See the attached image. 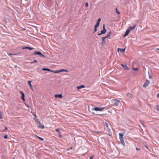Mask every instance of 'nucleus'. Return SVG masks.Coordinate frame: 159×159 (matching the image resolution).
<instances>
[{
  "instance_id": "nucleus-1",
  "label": "nucleus",
  "mask_w": 159,
  "mask_h": 159,
  "mask_svg": "<svg viewBox=\"0 0 159 159\" xmlns=\"http://www.w3.org/2000/svg\"><path fill=\"white\" fill-rule=\"evenodd\" d=\"M104 109V107H102L101 108L95 107L93 108L92 109V110H95L96 111H102Z\"/></svg>"
},
{
  "instance_id": "nucleus-2",
  "label": "nucleus",
  "mask_w": 159,
  "mask_h": 159,
  "mask_svg": "<svg viewBox=\"0 0 159 159\" xmlns=\"http://www.w3.org/2000/svg\"><path fill=\"white\" fill-rule=\"evenodd\" d=\"M112 100L115 102L114 104V105L118 106L120 103V101L117 100L116 99H113Z\"/></svg>"
},
{
  "instance_id": "nucleus-3",
  "label": "nucleus",
  "mask_w": 159,
  "mask_h": 159,
  "mask_svg": "<svg viewBox=\"0 0 159 159\" xmlns=\"http://www.w3.org/2000/svg\"><path fill=\"white\" fill-rule=\"evenodd\" d=\"M33 54L38 55L39 56H40L42 57H45V56L44 55L42 54L40 52L36 51L33 53Z\"/></svg>"
},
{
  "instance_id": "nucleus-4",
  "label": "nucleus",
  "mask_w": 159,
  "mask_h": 159,
  "mask_svg": "<svg viewBox=\"0 0 159 159\" xmlns=\"http://www.w3.org/2000/svg\"><path fill=\"white\" fill-rule=\"evenodd\" d=\"M150 83V81L148 80H146L143 85V87L146 88L149 84Z\"/></svg>"
},
{
  "instance_id": "nucleus-5",
  "label": "nucleus",
  "mask_w": 159,
  "mask_h": 159,
  "mask_svg": "<svg viewBox=\"0 0 159 159\" xmlns=\"http://www.w3.org/2000/svg\"><path fill=\"white\" fill-rule=\"evenodd\" d=\"M107 30L106 29L101 30L100 33L98 34V35H100L101 34H104L106 33Z\"/></svg>"
},
{
  "instance_id": "nucleus-6",
  "label": "nucleus",
  "mask_w": 159,
  "mask_h": 159,
  "mask_svg": "<svg viewBox=\"0 0 159 159\" xmlns=\"http://www.w3.org/2000/svg\"><path fill=\"white\" fill-rule=\"evenodd\" d=\"M20 93L21 94V98L22 99V100H23V101H25V95H24V93L22 91H20Z\"/></svg>"
},
{
  "instance_id": "nucleus-7",
  "label": "nucleus",
  "mask_w": 159,
  "mask_h": 159,
  "mask_svg": "<svg viewBox=\"0 0 159 159\" xmlns=\"http://www.w3.org/2000/svg\"><path fill=\"white\" fill-rule=\"evenodd\" d=\"M130 31V29H127L126 30L125 34L124 35L123 37H125V36H127V35H128Z\"/></svg>"
},
{
  "instance_id": "nucleus-8",
  "label": "nucleus",
  "mask_w": 159,
  "mask_h": 159,
  "mask_svg": "<svg viewBox=\"0 0 159 159\" xmlns=\"http://www.w3.org/2000/svg\"><path fill=\"white\" fill-rule=\"evenodd\" d=\"M121 66L125 70H129V69L126 65H124L123 64H121Z\"/></svg>"
},
{
  "instance_id": "nucleus-9",
  "label": "nucleus",
  "mask_w": 159,
  "mask_h": 159,
  "mask_svg": "<svg viewBox=\"0 0 159 159\" xmlns=\"http://www.w3.org/2000/svg\"><path fill=\"white\" fill-rule=\"evenodd\" d=\"M125 48L123 49H120V48H118L117 51L119 52V51H120L121 52L123 53H124L125 52Z\"/></svg>"
},
{
  "instance_id": "nucleus-10",
  "label": "nucleus",
  "mask_w": 159,
  "mask_h": 159,
  "mask_svg": "<svg viewBox=\"0 0 159 159\" xmlns=\"http://www.w3.org/2000/svg\"><path fill=\"white\" fill-rule=\"evenodd\" d=\"M55 97L56 98H62V95L61 94H55Z\"/></svg>"
},
{
  "instance_id": "nucleus-11",
  "label": "nucleus",
  "mask_w": 159,
  "mask_h": 159,
  "mask_svg": "<svg viewBox=\"0 0 159 159\" xmlns=\"http://www.w3.org/2000/svg\"><path fill=\"white\" fill-rule=\"evenodd\" d=\"M120 140L121 143L123 145H124L125 143L124 140L123 138H119Z\"/></svg>"
},
{
  "instance_id": "nucleus-12",
  "label": "nucleus",
  "mask_w": 159,
  "mask_h": 159,
  "mask_svg": "<svg viewBox=\"0 0 159 159\" xmlns=\"http://www.w3.org/2000/svg\"><path fill=\"white\" fill-rule=\"evenodd\" d=\"M106 38V37H103L102 38V45H103L105 43L106 41L105 39Z\"/></svg>"
},
{
  "instance_id": "nucleus-13",
  "label": "nucleus",
  "mask_w": 159,
  "mask_h": 159,
  "mask_svg": "<svg viewBox=\"0 0 159 159\" xmlns=\"http://www.w3.org/2000/svg\"><path fill=\"white\" fill-rule=\"evenodd\" d=\"M85 86L84 85H81L80 86H77V88L78 89V90H79V89H82V88H85Z\"/></svg>"
},
{
  "instance_id": "nucleus-14",
  "label": "nucleus",
  "mask_w": 159,
  "mask_h": 159,
  "mask_svg": "<svg viewBox=\"0 0 159 159\" xmlns=\"http://www.w3.org/2000/svg\"><path fill=\"white\" fill-rule=\"evenodd\" d=\"M31 81H28V84H29L31 89L33 91V87H32V85L31 84Z\"/></svg>"
},
{
  "instance_id": "nucleus-15",
  "label": "nucleus",
  "mask_w": 159,
  "mask_h": 159,
  "mask_svg": "<svg viewBox=\"0 0 159 159\" xmlns=\"http://www.w3.org/2000/svg\"><path fill=\"white\" fill-rule=\"evenodd\" d=\"M38 127L40 129H43L44 128V126L43 124H40L39 125Z\"/></svg>"
},
{
  "instance_id": "nucleus-16",
  "label": "nucleus",
  "mask_w": 159,
  "mask_h": 159,
  "mask_svg": "<svg viewBox=\"0 0 159 159\" xmlns=\"http://www.w3.org/2000/svg\"><path fill=\"white\" fill-rule=\"evenodd\" d=\"M107 129L108 132V134L110 136H111L112 134L110 128L108 127V128H107Z\"/></svg>"
},
{
  "instance_id": "nucleus-17",
  "label": "nucleus",
  "mask_w": 159,
  "mask_h": 159,
  "mask_svg": "<svg viewBox=\"0 0 159 159\" xmlns=\"http://www.w3.org/2000/svg\"><path fill=\"white\" fill-rule=\"evenodd\" d=\"M136 27V25H134L132 27L130 26L128 28L129 29H130V31L131 30L134 29Z\"/></svg>"
},
{
  "instance_id": "nucleus-18",
  "label": "nucleus",
  "mask_w": 159,
  "mask_h": 159,
  "mask_svg": "<svg viewBox=\"0 0 159 159\" xmlns=\"http://www.w3.org/2000/svg\"><path fill=\"white\" fill-rule=\"evenodd\" d=\"M127 96L129 98H131L132 97V95L130 93H127Z\"/></svg>"
},
{
  "instance_id": "nucleus-19",
  "label": "nucleus",
  "mask_w": 159,
  "mask_h": 159,
  "mask_svg": "<svg viewBox=\"0 0 159 159\" xmlns=\"http://www.w3.org/2000/svg\"><path fill=\"white\" fill-rule=\"evenodd\" d=\"M124 133H120L119 134V138H123Z\"/></svg>"
},
{
  "instance_id": "nucleus-20",
  "label": "nucleus",
  "mask_w": 159,
  "mask_h": 159,
  "mask_svg": "<svg viewBox=\"0 0 159 159\" xmlns=\"http://www.w3.org/2000/svg\"><path fill=\"white\" fill-rule=\"evenodd\" d=\"M42 70H46V71H51H51H52V70H50V69H49L48 68H43L42 69Z\"/></svg>"
},
{
  "instance_id": "nucleus-21",
  "label": "nucleus",
  "mask_w": 159,
  "mask_h": 159,
  "mask_svg": "<svg viewBox=\"0 0 159 159\" xmlns=\"http://www.w3.org/2000/svg\"><path fill=\"white\" fill-rule=\"evenodd\" d=\"M55 130H56V131L57 132L59 133V135H60V137H61V132H60V131L59 130V129H55Z\"/></svg>"
},
{
  "instance_id": "nucleus-22",
  "label": "nucleus",
  "mask_w": 159,
  "mask_h": 159,
  "mask_svg": "<svg viewBox=\"0 0 159 159\" xmlns=\"http://www.w3.org/2000/svg\"><path fill=\"white\" fill-rule=\"evenodd\" d=\"M111 33V31H110V32L107 34V35L105 37H106V38H107L109 37L110 36Z\"/></svg>"
},
{
  "instance_id": "nucleus-23",
  "label": "nucleus",
  "mask_w": 159,
  "mask_h": 159,
  "mask_svg": "<svg viewBox=\"0 0 159 159\" xmlns=\"http://www.w3.org/2000/svg\"><path fill=\"white\" fill-rule=\"evenodd\" d=\"M51 72H54V73H58L60 72L59 70H55V71L52 70Z\"/></svg>"
},
{
  "instance_id": "nucleus-24",
  "label": "nucleus",
  "mask_w": 159,
  "mask_h": 159,
  "mask_svg": "<svg viewBox=\"0 0 159 159\" xmlns=\"http://www.w3.org/2000/svg\"><path fill=\"white\" fill-rule=\"evenodd\" d=\"M99 25V23L98 22H97L96 24L94 26V28H97L98 27Z\"/></svg>"
},
{
  "instance_id": "nucleus-25",
  "label": "nucleus",
  "mask_w": 159,
  "mask_h": 159,
  "mask_svg": "<svg viewBox=\"0 0 159 159\" xmlns=\"http://www.w3.org/2000/svg\"><path fill=\"white\" fill-rule=\"evenodd\" d=\"M104 125L107 128H108V125L107 123V122H105L104 123Z\"/></svg>"
},
{
  "instance_id": "nucleus-26",
  "label": "nucleus",
  "mask_w": 159,
  "mask_h": 159,
  "mask_svg": "<svg viewBox=\"0 0 159 159\" xmlns=\"http://www.w3.org/2000/svg\"><path fill=\"white\" fill-rule=\"evenodd\" d=\"M60 72H63V71H65V72H67L68 71V70H66L65 69H61L59 70Z\"/></svg>"
},
{
  "instance_id": "nucleus-27",
  "label": "nucleus",
  "mask_w": 159,
  "mask_h": 159,
  "mask_svg": "<svg viewBox=\"0 0 159 159\" xmlns=\"http://www.w3.org/2000/svg\"><path fill=\"white\" fill-rule=\"evenodd\" d=\"M116 13L117 14H120V12L117 9L116 7Z\"/></svg>"
},
{
  "instance_id": "nucleus-28",
  "label": "nucleus",
  "mask_w": 159,
  "mask_h": 159,
  "mask_svg": "<svg viewBox=\"0 0 159 159\" xmlns=\"http://www.w3.org/2000/svg\"><path fill=\"white\" fill-rule=\"evenodd\" d=\"M8 55H9V56H10L11 55H17V54H16V53H15V54H12V53H8Z\"/></svg>"
},
{
  "instance_id": "nucleus-29",
  "label": "nucleus",
  "mask_w": 159,
  "mask_h": 159,
  "mask_svg": "<svg viewBox=\"0 0 159 159\" xmlns=\"http://www.w3.org/2000/svg\"><path fill=\"white\" fill-rule=\"evenodd\" d=\"M34 49V48H31V47H28V49H29V50H33V49Z\"/></svg>"
},
{
  "instance_id": "nucleus-30",
  "label": "nucleus",
  "mask_w": 159,
  "mask_h": 159,
  "mask_svg": "<svg viewBox=\"0 0 159 159\" xmlns=\"http://www.w3.org/2000/svg\"><path fill=\"white\" fill-rule=\"evenodd\" d=\"M8 138V136L7 135H5L4 136V139H7Z\"/></svg>"
},
{
  "instance_id": "nucleus-31",
  "label": "nucleus",
  "mask_w": 159,
  "mask_h": 159,
  "mask_svg": "<svg viewBox=\"0 0 159 159\" xmlns=\"http://www.w3.org/2000/svg\"><path fill=\"white\" fill-rule=\"evenodd\" d=\"M101 20V18H99L98 19V21H97V22L98 23H100V22Z\"/></svg>"
},
{
  "instance_id": "nucleus-32",
  "label": "nucleus",
  "mask_w": 159,
  "mask_h": 159,
  "mask_svg": "<svg viewBox=\"0 0 159 159\" xmlns=\"http://www.w3.org/2000/svg\"><path fill=\"white\" fill-rule=\"evenodd\" d=\"M38 138L39 139L41 140H42V141L43 140V138H42L41 137H38Z\"/></svg>"
},
{
  "instance_id": "nucleus-33",
  "label": "nucleus",
  "mask_w": 159,
  "mask_h": 159,
  "mask_svg": "<svg viewBox=\"0 0 159 159\" xmlns=\"http://www.w3.org/2000/svg\"><path fill=\"white\" fill-rule=\"evenodd\" d=\"M1 112L0 111V118L1 119H2V117L1 115Z\"/></svg>"
},
{
  "instance_id": "nucleus-34",
  "label": "nucleus",
  "mask_w": 159,
  "mask_h": 159,
  "mask_svg": "<svg viewBox=\"0 0 159 159\" xmlns=\"http://www.w3.org/2000/svg\"><path fill=\"white\" fill-rule=\"evenodd\" d=\"M133 70L135 71H136L138 70V68H133Z\"/></svg>"
},
{
  "instance_id": "nucleus-35",
  "label": "nucleus",
  "mask_w": 159,
  "mask_h": 159,
  "mask_svg": "<svg viewBox=\"0 0 159 159\" xmlns=\"http://www.w3.org/2000/svg\"><path fill=\"white\" fill-rule=\"evenodd\" d=\"M85 6L86 7H88V3L87 2H86L85 3Z\"/></svg>"
},
{
  "instance_id": "nucleus-36",
  "label": "nucleus",
  "mask_w": 159,
  "mask_h": 159,
  "mask_svg": "<svg viewBox=\"0 0 159 159\" xmlns=\"http://www.w3.org/2000/svg\"><path fill=\"white\" fill-rule=\"evenodd\" d=\"M94 157V156L92 155L90 158V159H93V158Z\"/></svg>"
},
{
  "instance_id": "nucleus-37",
  "label": "nucleus",
  "mask_w": 159,
  "mask_h": 159,
  "mask_svg": "<svg viewBox=\"0 0 159 159\" xmlns=\"http://www.w3.org/2000/svg\"><path fill=\"white\" fill-rule=\"evenodd\" d=\"M34 120L35 121V122H38V121H39L37 119H35V118H34Z\"/></svg>"
},
{
  "instance_id": "nucleus-38",
  "label": "nucleus",
  "mask_w": 159,
  "mask_h": 159,
  "mask_svg": "<svg viewBox=\"0 0 159 159\" xmlns=\"http://www.w3.org/2000/svg\"><path fill=\"white\" fill-rule=\"evenodd\" d=\"M28 47H23L22 48V49H28Z\"/></svg>"
},
{
  "instance_id": "nucleus-39",
  "label": "nucleus",
  "mask_w": 159,
  "mask_h": 159,
  "mask_svg": "<svg viewBox=\"0 0 159 159\" xmlns=\"http://www.w3.org/2000/svg\"><path fill=\"white\" fill-rule=\"evenodd\" d=\"M33 62H34V63H37V60H35L33 61Z\"/></svg>"
},
{
  "instance_id": "nucleus-40",
  "label": "nucleus",
  "mask_w": 159,
  "mask_h": 159,
  "mask_svg": "<svg viewBox=\"0 0 159 159\" xmlns=\"http://www.w3.org/2000/svg\"><path fill=\"white\" fill-rule=\"evenodd\" d=\"M103 30H104V29H105V24H104L103 25Z\"/></svg>"
},
{
  "instance_id": "nucleus-41",
  "label": "nucleus",
  "mask_w": 159,
  "mask_h": 159,
  "mask_svg": "<svg viewBox=\"0 0 159 159\" xmlns=\"http://www.w3.org/2000/svg\"><path fill=\"white\" fill-rule=\"evenodd\" d=\"M97 28H95L94 30V33L95 32H96L97 31Z\"/></svg>"
},
{
  "instance_id": "nucleus-42",
  "label": "nucleus",
  "mask_w": 159,
  "mask_h": 159,
  "mask_svg": "<svg viewBox=\"0 0 159 159\" xmlns=\"http://www.w3.org/2000/svg\"><path fill=\"white\" fill-rule=\"evenodd\" d=\"M31 112L32 113V114L33 115H34L35 114V113H34V112H33V111H31Z\"/></svg>"
},
{
  "instance_id": "nucleus-43",
  "label": "nucleus",
  "mask_w": 159,
  "mask_h": 159,
  "mask_svg": "<svg viewBox=\"0 0 159 159\" xmlns=\"http://www.w3.org/2000/svg\"><path fill=\"white\" fill-rule=\"evenodd\" d=\"M157 98H159V93H158L157 95Z\"/></svg>"
},
{
  "instance_id": "nucleus-44",
  "label": "nucleus",
  "mask_w": 159,
  "mask_h": 159,
  "mask_svg": "<svg viewBox=\"0 0 159 159\" xmlns=\"http://www.w3.org/2000/svg\"><path fill=\"white\" fill-rule=\"evenodd\" d=\"M34 118H35V119H36V114H35L34 115Z\"/></svg>"
},
{
  "instance_id": "nucleus-45",
  "label": "nucleus",
  "mask_w": 159,
  "mask_h": 159,
  "mask_svg": "<svg viewBox=\"0 0 159 159\" xmlns=\"http://www.w3.org/2000/svg\"><path fill=\"white\" fill-rule=\"evenodd\" d=\"M39 124V125L40 124H41V122H40L39 121H38V122H37Z\"/></svg>"
},
{
  "instance_id": "nucleus-46",
  "label": "nucleus",
  "mask_w": 159,
  "mask_h": 159,
  "mask_svg": "<svg viewBox=\"0 0 159 159\" xmlns=\"http://www.w3.org/2000/svg\"><path fill=\"white\" fill-rule=\"evenodd\" d=\"M7 127H5V128L4 130H7Z\"/></svg>"
},
{
  "instance_id": "nucleus-47",
  "label": "nucleus",
  "mask_w": 159,
  "mask_h": 159,
  "mask_svg": "<svg viewBox=\"0 0 159 159\" xmlns=\"http://www.w3.org/2000/svg\"><path fill=\"white\" fill-rule=\"evenodd\" d=\"M136 149L137 150H140V149H138V148H136Z\"/></svg>"
},
{
  "instance_id": "nucleus-48",
  "label": "nucleus",
  "mask_w": 159,
  "mask_h": 159,
  "mask_svg": "<svg viewBox=\"0 0 159 159\" xmlns=\"http://www.w3.org/2000/svg\"><path fill=\"white\" fill-rule=\"evenodd\" d=\"M30 63L31 64H32V63H33L34 62H33V61H31V62H30Z\"/></svg>"
},
{
  "instance_id": "nucleus-49",
  "label": "nucleus",
  "mask_w": 159,
  "mask_h": 159,
  "mask_svg": "<svg viewBox=\"0 0 159 159\" xmlns=\"http://www.w3.org/2000/svg\"><path fill=\"white\" fill-rule=\"evenodd\" d=\"M149 78H151V77L150 76H149Z\"/></svg>"
},
{
  "instance_id": "nucleus-50",
  "label": "nucleus",
  "mask_w": 159,
  "mask_h": 159,
  "mask_svg": "<svg viewBox=\"0 0 159 159\" xmlns=\"http://www.w3.org/2000/svg\"><path fill=\"white\" fill-rule=\"evenodd\" d=\"M157 110L159 111V108H157Z\"/></svg>"
},
{
  "instance_id": "nucleus-51",
  "label": "nucleus",
  "mask_w": 159,
  "mask_h": 159,
  "mask_svg": "<svg viewBox=\"0 0 159 159\" xmlns=\"http://www.w3.org/2000/svg\"><path fill=\"white\" fill-rule=\"evenodd\" d=\"M157 107L158 108V107L159 106H158V105H157Z\"/></svg>"
},
{
  "instance_id": "nucleus-52",
  "label": "nucleus",
  "mask_w": 159,
  "mask_h": 159,
  "mask_svg": "<svg viewBox=\"0 0 159 159\" xmlns=\"http://www.w3.org/2000/svg\"><path fill=\"white\" fill-rule=\"evenodd\" d=\"M142 124L143 125V126L145 127L144 125L142 123Z\"/></svg>"
},
{
  "instance_id": "nucleus-53",
  "label": "nucleus",
  "mask_w": 159,
  "mask_h": 159,
  "mask_svg": "<svg viewBox=\"0 0 159 159\" xmlns=\"http://www.w3.org/2000/svg\"><path fill=\"white\" fill-rule=\"evenodd\" d=\"M27 107H29V106H27Z\"/></svg>"
},
{
  "instance_id": "nucleus-54",
  "label": "nucleus",
  "mask_w": 159,
  "mask_h": 159,
  "mask_svg": "<svg viewBox=\"0 0 159 159\" xmlns=\"http://www.w3.org/2000/svg\"><path fill=\"white\" fill-rule=\"evenodd\" d=\"M157 50H159V48H157Z\"/></svg>"
},
{
  "instance_id": "nucleus-55",
  "label": "nucleus",
  "mask_w": 159,
  "mask_h": 159,
  "mask_svg": "<svg viewBox=\"0 0 159 159\" xmlns=\"http://www.w3.org/2000/svg\"><path fill=\"white\" fill-rule=\"evenodd\" d=\"M70 148L71 149L72 148V147H71Z\"/></svg>"
},
{
  "instance_id": "nucleus-56",
  "label": "nucleus",
  "mask_w": 159,
  "mask_h": 159,
  "mask_svg": "<svg viewBox=\"0 0 159 159\" xmlns=\"http://www.w3.org/2000/svg\"><path fill=\"white\" fill-rule=\"evenodd\" d=\"M28 0H25L26 1H27Z\"/></svg>"
},
{
  "instance_id": "nucleus-57",
  "label": "nucleus",
  "mask_w": 159,
  "mask_h": 159,
  "mask_svg": "<svg viewBox=\"0 0 159 159\" xmlns=\"http://www.w3.org/2000/svg\"><path fill=\"white\" fill-rule=\"evenodd\" d=\"M14 159H15V158H14Z\"/></svg>"
}]
</instances>
